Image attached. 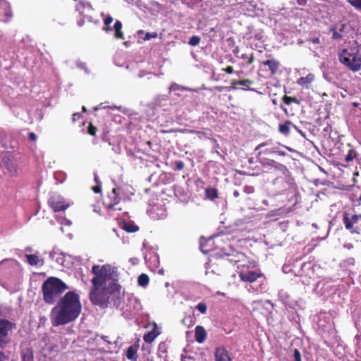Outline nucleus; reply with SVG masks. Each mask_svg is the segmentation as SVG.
Returning <instances> with one entry per match:
<instances>
[{
  "mask_svg": "<svg viewBox=\"0 0 361 361\" xmlns=\"http://www.w3.org/2000/svg\"><path fill=\"white\" fill-rule=\"evenodd\" d=\"M226 261L236 266L238 274L241 281L252 283L262 276L261 271L257 268L255 261H250L242 252H235L232 256H228Z\"/></svg>",
  "mask_w": 361,
  "mask_h": 361,
  "instance_id": "f257e3e1",
  "label": "nucleus"
},
{
  "mask_svg": "<svg viewBox=\"0 0 361 361\" xmlns=\"http://www.w3.org/2000/svg\"><path fill=\"white\" fill-rule=\"evenodd\" d=\"M80 310L78 295L73 292H68L52 310V314L57 316H78Z\"/></svg>",
  "mask_w": 361,
  "mask_h": 361,
  "instance_id": "f03ea898",
  "label": "nucleus"
},
{
  "mask_svg": "<svg viewBox=\"0 0 361 361\" xmlns=\"http://www.w3.org/2000/svg\"><path fill=\"white\" fill-rule=\"evenodd\" d=\"M92 271L94 274L92 282L95 288L107 283L109 284L114 283L118 280L117 269L110 264H105L102 267L94 265Z\"/></svg>",
  "mask_w": 361,
  "mask_h": 361,
  "instance_id": "7ed1b4c3",
  "label": "nucleus"
},
{
  "mask_svg": "<svg viewBox=\"0 0 361 361\" xmlns=\"http://www.w3.org/2000/svg\"><path fill=\"white\" fill-rule=\"evenodd\" d=\"M67 288V286L58 278L47 279L42 285L44 301L53 304Z\"/></svg>",
  "mask_w": 361,
  "mask_h": 361,
  "instance_id": "20e7f679",
  "label": "nucleus"
},
{
  "mask_svg": "<svg viewBox=\"0 0 361 361\" xmlns=\"http://www.w3.org/2000/svg\"><path fill=\"white\" fill-rule=\"evenodd\" d=\"M338 59L348 68L352 71H358L361 68V48L357 44L343 49L338 54Z\"/></svg>",
  "mask_w": 361,
  "mask_h": 361,
  "instance_id": "39448f33",
  "label": "nucleus"
},
{
  "mask_svg": "<svg viewBox=\"0 0 361 361\" xmlns=\"http://www.w3.org/2000/svg\"><path fill=\"white\" fill-rule=\"evenodd\" d=\"M4 175L13 179L19 176L20 171L16 163L9 157H4L0 164Z\"/></svg>",
  "mask_w": 361,
  "mask_h": 361,
  "instance_id": "423d86ee",
  "label": "nucleus"
},
{
  "mask_svg": "<svg viewBox=\"0 0 361 361\" xmlns=\"http://www.w3.org/2000/svg\"><path fill=\"white\" fill-rule=\"evenodd\" d=\"M345 228L351 233H360L361 230V214L349 215L345 213L343 219Z\"/></svg>",
  "mask_w": 361,
  "mask_h": 361,
  "instance_id": "0eeeda50",
  "label": "nucleus"
},
{
  "mask_svg": "<svg viewBox=\"0 0 361 361\" xmlns=\"http://www.w3.org/2000/svg\"><path fill=\"white\" fill-rule=\"evenodd\" d=\"M273 305L269 301H255L252 304V314L268 316L271 313Z\"/></svg>",
  "mask_w": 361,
  "mask_h": 361,
  "instance_id": "6e6552de",
  "label": "nucleus"
},
{
  "mask_svg": "<svg viewBox=\"0 0 361 361\" xmlns=\"http://www.w3.org/2000/svg\"><path fill=\"white\" fill-rule=\"evenodd\" d=\"M49 204L54 212L64 211L70 204L60 195H53L49 200Z\"/></svg>",
  "mask_w": 361,
  "mask_h": 361,
  "instance_id": "1a4fd4ad",
  "label": "nucleus"
},
{
  "mask_svg": "<svg viewBox=\"0 0 361 361\" xmlns=\"http://www.w3.org/2000/svg\"><path fill=\"white\" fill-rule=\"evenodd\" d=\"M147 213L152 219H161L166 216V209L163 204H154L150 206L147 209Z\"/></svg>",
  "mask_w": 361,
  "mask_h": 361,
  "instance_id": "9d476101",
  "label": "nucleus"
},
{
  "mask_svg": "<svg viewBox=\"0 0 361 361\" xmlns=\"http://www.w3.org/2000/svg\"><path fill=\"white\" fill-rule=\"evenodd\" d=\"M147 328L149 331L144 335L143 339L146 343H152L160 334L161 331L156 323H149Z\"/></svg>",
  "mask_w": 361,
  "mask_h": 361,
  "instance_id": "9b49d317",
  "label": "nucleus"
},
{
  "mask_svg": "<svg viewBox=\"0 0 361 361\" xmlns=\"http://www.w3.org/2000/svg\"><path fill=\"white\" fill-rule=\"evenodd\" d=\"M14 327L13 323L5 320H0V345L6 342V338L8 332Z\"/></svg>",
  "mask_w": 361,
  "mask_h": 361,
  "instance_id": "f8f14e48",
  "label": "nucleus"
},
{
  "mask_svg": "<svg viewBox=\"0 0 361 361\" xmlns=\"http://www.w3.org/2000/svg\"><path fill=\"white\" fill-rule=\"evenodd\" d=\"M98 288L94 287V290L90 293V300L94 305L104 306L106 305L107 297L105 295H100L99 293Z\"/></svg>",
  "mask_w": 361,
  "mask_h": 361,
  "instance_id": "ddd939ff",
  "label": "nucleus"
},
{
  "mask_svg": "<svg viewBox=\"0 0 361 361\" xmlns=\"http://www.w3.org/2000/svg\"><path fill=\"white\" fill-rule=\"evenodd\" d=\"M314 80H315L314 74H313V73H308L305 76H302V77L299 78L297 80L296 83L299 86L302 87V88L310 89V87H311L312 83L314 81Z\"/></svg>",
  "mask_w": 361,
  "mask_h": 361,
  "instance_id": "4468645a",
  "label": "nucleus"
},
{
  "mask_svg": "<svg viewBox=\"0 0 361 361\" xmlns=\"http://www.w3.org/2000/svg\"><path fill=\"white\" fill-rule=\"evenodd\" d=\"M215 359L216 361H231L228 351L223 347H219L216 349Z\"/></svg>",
  "mask_w": 361,
  "mask_h": 361,
  "instance_id": "2eb2a0df",
  "label": "nucleus"
},
{
  "mask_svg": "<svg viewBox=\"0 0 361 361\" xmlns=\"http://www.w3.org/2000/svg\"><path fill=\"white\" fill-rule=\"evenodd\" d=\"M77 11L84 16L88 17L92 11V7L89 3L80 2L76 6Z\"/></svg>",
  "mask_w": 361,
  "mask_h": 361,
  "instance_id": "dca6fc26",
  "label": "nucleus"
},
{
  "mask_svg": "<svg viewBox=\"0 0 361 361\" xmlns=\"http://www.w3.org/2000/svg\"><path fill=\"white\" fill-rule=\"evenodd\" d=\"M27 262L31 266H42L44 264V260L40 258L39 255H25Z\"/></svg>",
  "mask_w": 361,
  "mask_h": 361,
  "instance_id": "f3484780",
  "label": "nucleus"
},
{
  "mask_svg": "<svg viewBox=\"0 0 361 361\" xmlns=\"http://www.w3.org/2000/svg\"><path fill=\"white\" fill-rule=\"evenodd\" d=\"M206 331L202 326H197L195 328V339L199 343H202L206 338Z\"/></svg>",
  "mask_w": 361,
  "mask_h": 361,
  "instance_id": "a211bd4d",
  "label": "nucleus"
},
{
  "mask_svg": "<svg viewBox=\"0 0 361 361\" xmlns=\"http://www.w3.org/2000/svg\"><path fill=\"white\" fill-rule=\"evenodd\" d=\"M263 64L268 66L271 73L274 74L278 71L280 63L276 60L270 59L264 61Z\"/></svg>",
  "mask_w": 361,
  "mask_h": 361,
  "instance_id": "6ab92c4d",
  "label": "nucleus"
},
{
  "mask_svg": "<svg viewBox=\"0 0 361 361\" xmlns=\"http://www.w3.org/2000/svg\"><path fill=\"white\" fill-rule=\"evenodd\" d=\"M75 317H52L51 323L54 326L68 324L73 320Z\"/></svg>",
  "mask_w": 361,
  "mask_h": 361,
  "instance_id": "aec40b11",
  "label": "nucleus"
},
{
  "mask_svg": "<svg viewBox=\"0 0 361 361\" xmlns=\"http://www.w3.org/2000/svg\"><path fill=\"white\" fill-rule=\"evenodd\" d=\"M277 161L269 159L267 158H259V163L262 164V166L265 168L268 169V171L273 169L272 168L274 167Z\"/></svg>",
  "mask_w": 361,
  "mask_h": 361,
  "instance_id": "412c9836",
  "label": "nucleus"
},
{
  "mask_svg": "<svg viewBox=\"0 0 361 361\" xmlns=\"http://www.w3.org/2000/svg\"><path fill=\"white\" fill-rule=\"evenodd\" d=\"M137 348L135 346H130L128 348L126 355V357L131 361H136L137 358Z\"/></svg>",
  "mask_w": 361,
  "mask_h": 361,
  "instance_id": "4be33fe9",
  "label": "nucleus"
},
{
  "mask_svg": "<svg viewBox=\"0 0 361 361\" xmlns=\"http://www.w3.org/2000/svg\"><path fill=\"white\" fill-rule=\"evenodd\" d=\"M109 198L111 200V203L109 205V207H114L118 203L119 197L116 188L112 190L111 193L109 195Z\"/></svg>",
  "mask_w": 361,
  "mask_h": 361,
  "instance_id": "5701e85b",
  "label": "nucleus"
},
{
  "mask_svg": "<svg viewBox=\"0 0 361 361\" xmlns=\"http://www.w3.org/2000/svg\"><path fill=\"white\" fill-rule=\"evenodd\" d=\"M122 23L119 20H116L114 25V29L115 30V37L117 39H123L124 35L123 32L121 31Z\"/></svg>",
  "mask_w": 361,
  "mask_h": 361,
  "instance_id": "b1692460",
  "label": "nucleus"
},
{
  "mask_svg": "<svg viewBox=\"0 0 361 361\" xmlns=\"http://www.w3.org/2000/svg\"><path fill=\"white\" fill-rule=\"evenodd\" d=\"M293 126V123L290 121H286L285 123L280 124L279 126V130L283 135H288L290 132V127Z\"/></svg>",
  "mask_w": 361,
  "mask_h": 361,
  "instance_id": "393cba45",
  "label": "nucleus"
},
{
  "mask_svg": "<svg viewBox=\"0 0 361 361\" xmlns=\"http://www.w3.org/2000/svg\"><path fill=\"white\" fill-rule=\"evenodd\" d=\"M277 152H279V145H275L266 148L264 150L260 151L258 153V157H259L262 154H277Z\"/></svg>",
  "mask_w": 361,
  "mask_h": 361,
  "instance_id": "a878e982",
  "label": "nucleus"
},
{
  "mask_svg": "<svg viewBox=\"0 0 361 361\" xmlns=\"http://www.w3.org/2000/svg\"><path fill=\"white\" fill-rule=\"evenodd\" d=\"M23 361H33L32 352L30 349H25L22 351Z\"/></svg>",
  "mask_w": 361,
  "mask_h": 361,
  "instance_id": "bb28decb",
  "label": "nucleus"
},
{
  "mask_svg": "<svg viewBox=\"0 0 361 361\" xmlns=\"http://www.w3.org/2000/svg\"><path fill=\"white\" fill-rule=\"evenodd\" d=\"M123 228L128 233H134L138 231V227L130 222L125 223L123 226Z\"/></svg>",
  "mask_w": 361,
  "mask_h": 361,
  "instance_id": "cd10ccee",
  "label": "nucleus"
},
{
  "mask_svg": "<svg viewBox=\"0 0 361 361\" xmlns=\"http://www.w3.org/2000/svg\"><path fill=\"white\" fill-rule=\"evenodd\" d=\"M272 169H273V170H274L283 175H286V173L288 172L286 166L283 165L282 164L279 163V162H276V165Z\"/></svg>",
  "mask_w": 361,
  "mask_h": 361,
  "instance_id": "c85d7f7f",
  "label": "nucleus"
},
{
  "mask_svg": "<svg viewBox=\"0 0 361 361\" xmlns=\"http://www.w3.org/2000/svg\"><path fill=\"white\" fill-rule=\"evenodd\" d=\"M50 257L55 259L59 264L63 265L64 256L63 254H56V252H51Z\"/></svg>",
  "mask_w": 361,
  "mask_h": 361,
  "instance_id": "c756f323",
  "label": "nucleus"
},
{
  "mask_svg": "<svg viewBox=\"0 0 361 361\" xmlns=\"http://www.w3.org/2000/svg\"><path fill=\"white\" fill-rule=\"evenodd\" d=\"M138 284L141 286H145L149 283V277L147 274H142L138 277Z\"/></svg>",
  "mask_w": 361,
  "mask_h": 361,
  "instance_id": "7c9ffc66",
  "label": "nucleus"
},
{
  "mask_svg": "<svg viewBox=\"0 0 361 361\" xmlns=\"http://www.w3.org/2000/svg\"><path fill=\"white\" fill-rule=\"evenodd\" d=\"M252 82L250 80H243L239 81H235L232 82V86L231 87V89H236L237 85H243L245 87L249 86Z\"/></svg>",
  "mask_w": 361,
  "mask_h": 361,
  "instance_id": "2f4dec72",
  "label": "nucleus"
},
{
  "mask_svg": "<svg viewBox=\"0 0 361 361\" xmlns=\"http://www.w3.org/2000/svg\"><path fill=\"white\" fill-rule=\"evenodd\" d=\"M206 195L210 200L217 197V190L214 188H208L206 190Z\"/></svg>",
  "mask_w": 361,
  "mask_h": 361,
  "instance_id": "473e14b6",
  "label": "nucleus"
},
{
  "mask_svg": "<svg viewBox=\"0 0 361 361\" xmlns=\"http://www.w3.org/2000/svg\"><path fill=\"white\" fill-rule=\"evenodd\" d=\"M356 10L361 12V0H346Z\"/></svg>",
  "mask_w": 361,
  "mask_h": 361,
  "instance_id": "72a5a7b5",
  "label": "nucleus"
},
{
  "mask_svg": "<svg viewBox=\"0 0 361 361\" xmlns=\"http://www.w3.org/2000/svg\"><path fill=\"white\" fill-rule=\"evenodd\" d=\"M200 37H198V36H192L189 39V42H188V44L190 45V46H197L200 44Z\"/></svg>",
  "mask_w": 361,
  "mask_h": 361,
  "instance_id": "f704fd0d",
  "label": "nucleus"
},
{
  "mask_svg": "<svg viewBox=\"0 0 361 361\" xmlns=\"http://www.w3.org/2000/svg\"><path fill=\"white\" fill-rule=\"evenodd\" d=\"M355 156H356V152L353 149H350L348 151V153L346 155L345 160L347 162H350L353 160V159L355 157Z\"/></svg>",
  "mask_w": 361,
  "mask_h": 361,
  "instance_id": "c9c22d12",
  "label": "nucleus"
},
{
  "mask_svg": "<svg viewBox=\"0 0 361 361\" xmlns=\"http://www.w3.org/2000/svg\"><path fill=\"white\" fill-rule=\"evenodd\" d=\"M200 314H205L207 312V305L203 302H200L195 307Z\"/></svg>",
  "mask_w": 361,
  "mask_h": 361,
  "instance_id": "e433bc0d",
  "label": "nucleus"
},
{
  "mask_svg": "<svg viewBox=\"0 0 361 361\" xmlns=\"http://www.w3.org/2000/svg\"><path fill=\"white\" fill-rule=\"evenodd\" d=\"M240 59H247L248 60V63L249 64H251L252 62H253V56L252 55H248L247 54H243L240 56Z\"/></svg>",
  "mask_w": 361,
  "mask_h": 361,
  "instance_id": "4c0bfd02",
  "label": "nucleus"
},
{
  "mask_svg": "<svg viewBox=\"0 0 361 361\" xmlns=\"http://www.w3.org/2000/svg\"><path fill=\"white\" fill-rule=\"evenodd\" d=\"M157 37V32H147L144 37V40H149L151 38H156Z\"/></svg>",
  "mask_w": 361,
  "mask_h": 361,
  "instance_id": "58836bf2",
  "label": "nucleus"
},
{
  "mask_svg": "<svg viewBox=\"0 0 361 361\" xmlns=\"http://www.w3.org/2000/svg\"><path fill=\"white\" fill-rule=\"evenodd\" d=\"M77 66L81 69H83L86 73H89V71L87 68L86 64L82 61L77 62Z\"/></svg>",
  "mask_w": 361,
  "mask_h": 361,
  "instance_id": "ea45409f",
  "label": "nucleus"
},
{
  "mask_svg": "<svg viewBox=\"0 0 361 361\" xmlns=\"http://www.w3.org/2000/svg\"><path fill=\"white\" fill-rule=\"evenodd\" d=\"M113 20L111 16H107L104 18V23L106 25H109L113 22Z\"/></svg>",
  "mask_w": 361,
  "mask_h": 361,
  "instance_id": "a19ab883",
  "label": "nucleus"
},
{
  "mask_svg": "<svg viewBox=\"0 0 361 361\" xmlns=\"http://www.w3.org/2000/svg\"><path fill=\"white\" fill-rule=\"evenodd\" d=\"M294 358L295 361H301V357L298 350H294Z\"/></svg>",
  "mask_w": 361,
  "mask_h": 361,
  "instance_id": "79ce46f5",
  "label": "nucleus"
},
{
  "mask_svg": "<svg viewBox=\"0 0 361 361\" xmlns=\"http://www.w3.org/2000/svg\"><path fill=\"white\" fill-rule=\"evenodd\" d=\"M184 167V164L183 161H179L176 163V169L178 170H182Z\"/></svg>",
  "mask_w": 361,
  "mask_h": 361,
  "instance_id": "37998d69",
  "label": "nucleus"
},
{
  "mask_svg": "<svg viewBox=\"0 0 361 361\" xmlns=\"http://www.w3.org/2000/svg\"><path fill=\"white\" fill-rule=\"evenodd\" d=\"M223 71L228 74H231L233 73V68L232 66H228L226 68H224Z\"/></svg>",
  "mask_w": 361,
  "mask_h": 361,
  "instance_id": "c03bdc74",
  "label": "nucleus"
},
{
  "mask_svg": "<svg viewBox=\"0 0 361 361\" xmlns=\"http://www.w3.org/2000/svg\"><path fill=\"white\" fill-rule=\"evenodd\" d=\"M88 133L92 135H94L96 133V128L90 126L88 129Z\"/></svg>",
  "mask_w": 361,
  "mask_h": 361,
  "instance_id": "a18cd8bd",
  "label": "nucleus"
},
{
  "mask_svg": "<svg viewBox=\"0 0 361 361\" xmlns=\"http://www.w3.org/2000/svg\"><path fill=\"white\" fill-rule=\"evenodd\" d=\"M295 99L292 98V97H284V102L285 103H286L287 104H289L290 103H291L293 101H294Z\"/></svg>",
  "mask_w": 361,
  "mask_h": 361,
  "instance_id": "49530a36",
  "label": "nucleus"
},
{
  "mask_svg": "<svg viewBox=\"0 0 361 361\" xmlns=\"http://www.w3.org/2000/svg\"><path fill=\"white\" fill-rule=\"evenodd\" d=\"M29 138L32 141H35L37 140V135L34 133L31 132L29 133Z\"/></svg>",
  "mask_w": 361,
  "mask_h": 361,
  "instance_id": "de8ad7c7",
  "label": "nucleus"
},
{
  "mask_svg": "<svg viewBox=\"0 0 361 361\" xmlns=\"http://www.w3.org/2000/svg\"><path fill=\"white\" fill-rule=\"evenodd\" d=\"M267 145H268L267 142H262V143H260L259 145H258L256 147L255 150H256V151H257V150H259V149H262V147H265V146H267Z\"/></svg>",
  "mask_w": 361,
  "mask_h": 361,
  "instance_id": "09e8293b",
  "label": "nucleus"
},
{
  "mask_svg": "<svg viewBox=\"0 0 361 361\" xmlns=\"http://www.w3.org/2000/svg\"><path fill=\"white\" fill-rule=\"evenodd\" d=\"M61 224H63V225H66V226H71L72 222H71V220L67 219H63V222H61Z\"/></svg>",
  "mask_w": 361,
  "mask_h": 361,
  "instance_id": "8fccbe9b",
  "label": "nucleus"
},
{
  "mask_svg": "<svg viewBox=\"0 0 361 361\" xmlns=\"http://www.w3.org/2000/svg\"><path fill=\"white\" fill-rule=\"evenodd\" d=\"M254 191V189L252 187L246 186L245 187V192L247 193H252Z\"/></svg>",
  "mask_w": 361,
  "mask_h": 361,
  "instance_id": "3c124183",
  "label": "nucleus"
},
{
  "mask_svg": "<svg viewBox=\"0 0 361 361\" xmlns=\"http://www.w3.org/2000/svg\"><path fill=\"white\" fill-rule=\"evenodd\" d=\"M8 358L5 356L3 352L0 351V361H6Z\"/></svg>",
  "mask_w": 361,
  "mask_h": 361,
  "instance_id": "603ef678",
  "label": "nucleus"
},
{
  "mask_svg": "<svg viewBox=\"0 0 361 361\" xmlns=\"http://www.w3.org/2000/svg\"><path fill=\"white\" fill-rule=\"evenodd\" d=\"M99 185V184H98L97 186L92 188V190L96 193H98L101 191V187Z\"/></svg>",
  "mask_w": 361,
  "mask_h": 361,
  "instance_id": "864d4df0",
  "label": "nucleus"
},
{
  "mask_svg": "<svg viewBox=\"0 0 361 361\" xmlns=\"http://www.w3.org/2000/svg\"><path fill=\"white\" fill-rule=\"evenodd\" d=\"M297 3L300 6H305L307 4V0H297Z\"/></svg>",
  "mask_w": 361,
  "mask_h": 361,
  "instance_id": "5fc2aeb1",
  "label": "nucleus"
},
{
  "mask_svg": "<svg viewBox=\"0 0 361 361\" xmlns=\"http://www.w3.org/2000/svg\"><path fill=\"white\" fill-rule=\"evenodd\" d=\"M80 117V114H78V113L77 114H74L73 115V121H75L78 120Z\"/></svg>",
  "mask_w": 361,
  "mask_h": 361,
  "instance_id": "6e6d98bb",
  "label": "nucleus"
},
{
  "mask_svg": "<svg viewBox=\"0 0 361 361\" xmlns=\"http://www.w3.org/2000/svg\"><path fill=\"white\" fill-rule=\"evenodd\" d=\"M311 42L314 44H318L319 42V39L318 37H314L311 39Z\"/></svg>",
  "mask_w": 361,
  "mask_h": 361,
  "instance_id": "4d7b16f0",
  "label": "nucleus"
},
{
  "mask_svg": "<svg viewBox=\"0 0 361 361\" xmlns=\"http://www.w3.org/2000/svg\"><path fill=\"white\" fill-rule=\"evenodd\" d=\"M200 250L204 253L207 252V250H204V245H203V243L202 242H200Z\"/></svg>",
  "mask_w": 361,
  "mask_h": 361,
  "instance_id": "13d9d810",
  "label": "nucleus"
},
{
  "mask_svg": "<svg viewBox=\"0 0 361 361\" xmlns=\"http://www.w3.org/2000/svg\"><path fill=\"white\" fill-rule=\"evenodd\" d=\"M145 75H146V73H145V71H140V72L139 73L138 76H139L140 78H142V77H144Z\"/></svg>",
  "mask_w": 361,
  "mask_h": 361,
  "instance_id": "bf43d9fd",
  "label": "nucleus"
},
{
  "mask_svg": "<svg viewBox=\"0 0 361 361\" xmlns=\"http://www.w3.org/2000/svg\"><path fill=\"white\" fill-rule=\"evenodd\" d=\"M293 127L298 130V132L302 136H305V134L303 133V132L300 130H299L295 126L293 125Z\"/></svg>",
  "mask_w": 361,
  "mask_h": 361,
  "instance_id": "052dcab7",
  "label": "nucleus"
},
{
  "mask_svg": "<svg viewBox=\"0 0 361 361\" xmlns=\"http://www.w3.org/2000/svg\"><path fill=\"white\" fill-rule=\"evenodd\" d=\"M233 54H234L235 55H237V54L239 53V49H238V47L235 48V49H233Z\"/></svg>",
  "mask_w": 361,
  "mask_h": 361,
  "instance_id": "680f3d73",
  "label": "nucleus"
},
{
  "mask_svg": "<svg viewBox=\"0 0 361 361\" xmlns=\"http://www.w3.org/2000/svg\"><path fill=\"white\" fill-rule=\"evenodd\" d=\"M233 196H234L235 197H238L239 196V192H238V190H235V191L233 192Z\"/></svg>",
  "mask_w": 361,
  "mask_h": 361,
  "instance_id": "e2e57ef3",
  "label": "nucleus"
},
{
  "mask_svg": "<svg viewBox=\"0 0 361 361\" xmlns=\"http://www.w3.org/2000/svg\"><path fill=\"white\" fill-rule=\"evenodd\" d=\"M111 30H112L111 27L108 25L106 27H104V30H105L106 32H109Z\"/></svg>",
  "mask_w": 361,
  "mask_h": 361,
  "instance_id": "0e129e2a",
  "label": "nucleus"
},
{
  "mask_svg": "<svg viewBox=\"0 0 361 361\" xmlns=\"http://www.w3.org/2000/svg\"><path fill=\"white\" fill-rule=\"evenodd\" d=\"M94 180L97 184H100V183L98 180V176H97L96 173H94Z\"/></svg>",
  "mask_w": 361,
  "mask_h": 361,
  "instance_id": "69168bd1",
  "label": "nucleus"
},
{
  "mask_svg": "<svg viewBox=\"0 0 361 361\" xmlns=\"http://www.w3.org/2000/svg\"><path fill=\"white\" fill-rule=\"evenodd\" d=\"M278 154L281 155V156H286V153L284 152H282L279 149V152H277Z\"/></svg>",
  "mask_w": 361,
  "mask_h": 361,
  "instance_id": "338daca9",
  "label": "nucleus"
},
{
  "mask_svg": "<svg viewBox=\"0 0 361 361\" xmlns=\"http://www.w3.org/2000/svg\"><path fill=\"white\" fill-rule=\"evenodd\" d=\"M190 133H197V134L200 135V136H199V137H201V135H202V133H201L200 132L194 131V130H190Z\"/></svg>",
  "mask_w": 361,
  "mask_h": 361,
  "instance_id": "774afa93",
  "label": "nucleus"
}]
</instances>
